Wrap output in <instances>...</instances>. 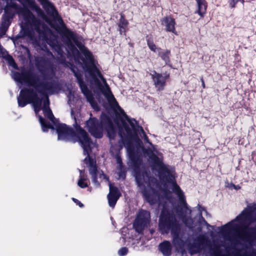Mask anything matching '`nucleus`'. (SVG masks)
Here are the masks:
<instances>
[{"label": "nucleus", "mask_w": 256, "mask_h": 256, "mask_svg": "<svg viewBox=\"0 0 256 256\" xmlns=\"http://www.w3.org/2000/svg\"><path fill=\"white\" fill-rule=\"evenodd\" d=\"M63 34L69 42L68 52L74 57L79 54L78 50L71 42V40H73L85 56L86 71L90 76V84L92 88L101 92L106 98L110 107L114 110H118L123 117L121 118L120 124H119L117 120H114L113 122L114 127L116 128V137L118 130L120 138L118 144L115 143L116 150L119 151L124 146L130 160L135 166L140 164L142 156L148 157L153 163V169L158 172L160 179L171 185L172 190L178 198L182 210L190 214L192 211L186 203L184 192L176 182L174 168L164 164L162 159L156 155L154 149L152 150L150 148H144L142 141L136 138L134 136V131L137 125L136 121L134 119L129 118L119 106L110 86L100 74L98 68V62L94 60L92 54L82 44H77L76 34L74 32L65 28L63 31Z\"/></svg>", "instance_id": "f257e3e1"}, {"label": "nucleus", "mask_w": 256, "mask_h": 256, "mask_svg": "<svg viewBox=\"0 0 256 256\" xmlns=\"http://www.w3.org/2000/svg\"><path fill=\"white\" fill-rule=\"evenodd\" d=\"M218 230L224 238H214L212 242L205 234L198 236L190 244L193 254L208 248L210 256H256V204L250 205L236 218Z\"/></svg>", "instance_id": "f03ea898"}, {"label": "nucleus", "mask_w": 256, "mask_h": 256, "mask_svg": "<svg viewBox=\"0 0 256 256\" xmlns=\"http://www.w3.org/2000/svg\"><path fill=\"white\" fill-rule=\"evenodd\" d=\"M42 74V78L30 73H22L12 72V78L18 82L20 88L22 85L26 88L20 90L18 98V106L24 107L28 104L32 103L36 115L42 109V100L38 96V94L45 97L42 108L44 116L50 121L54 122V117L49 108L50 102L48 98V94H53L56 92L54 90V84L49 81L54 78V71L47 62H45L44 67L38 66Z\"/></svg>", "instance_id": "7ed1b4c3"}, {"label": "nucleus", "mask_w": 256, "mask_h": 256, "mask_svg": "<svg viewBox=\"0 0 256 256\" xmlns=\"http://www.w3.org/2000/svg\"><path fill=\"white\" fill-rule=\"evenodd\" d=\"M68 97V104L71 107V114L75 120L74 126L76 132H74L71 128L65 124H59L56 126L58 140L79 143L83 148L84 154L88 155L84 162L89 168V172L92 176V182L96 186H98L99 183L96 180L98 171L96 162L89 156L92 149L96 147V144L90 140L87 132L80 126V122L77 120L78 110L81 104L80 100L78 96H76L74 92H70Z\"/></svg>", "instance_id": "20e7f679"}, {"label": "nucleus", "mask_w": 256, "mask_h": 256, "mask_svg": "<svg viewBox=\"0 0 256 256\" xmlns=\"http://www.w3.org/2000/svg\"><path fill=\"white\" fill-rule=\"evenodd\" d=\"M167 202L164 206L159 220V228L162 234L171 232L173 237L172 244L178 252L184 250L185 242L180 237V228L172 210L167 208Z\"/></svg>", "instance_id": "39448f33"}, {"label": "nucleus", "mask_w": 256, "mask_h": 256, "mask_svg": "<svg viewBox=\"0 0 256 256\" xmlns=\"http://www.w3.org/2000/svg\"><path fill=\"white\" fill-rule=\"evenodd\" d=\"M104 126L112 145L110 152L114 154L115 150V138H116V128L111 120L104 114L102 116V122H100L96 118H90L86 122V126L90 134L96 138H101L102 136L103 128Z\"/></svg>", "instance_id": "423d86ee"}, {"label": "nucleus", "mask_w": 256, "mask_h": 256, "mask_svg": "<svg viewBox=\"0 0 256 256\" xmlns=\"http://www.w3.org/2000/svg\"><path fill=\"white\" fill-rule=\"evenodd\" d=\"M136 180L138 186L148 202L150 204L156 203L158 196L154 188L157 185L156 180L150 176L146 172L137 173L136 174Z\"/></svg>", "instance_id": "0eeeda50"}, {"label": "nucleus", "mask_w": 256, "mask_h": 256, "mask_svg": "<svg viewBox=\"0 0 256 256\" xmlns=\"http://www.w3.org/2000/svg\"><path fill=\"white\" fill-rule=\"evenodd\" d=\"M74 76L76 78L79 86L81 88L82 92L84 96L86 97L87 100L90 102L92 106L96 110H99L98 106L96 102L94 100L93 95L88 88L86 86L84 82L82 81L81 74L80 72H76L74 68L72 69Z\"/></svg>", "instance_id": "6e6552de"}, {"label": "nucleus", "mask_w": 256, "mask_h": 256, "mask_svg": "<svg viewBox=\"0 0 256 256\" xmlns=\"http://www.w3.org/2000/svg\"><path fill=\"white\" fill-rule=\"evenodd\" d=\"M150 220V214L148 212L144 210H140L134 224V226L136 232H140Z\"/></svg>", "instance_id": "1a4fd4ad"}, {"label": "nucleus", "mask_w": 256, "mask_h": 256, "mask_svg": "<svg viewBox=\"0 0 256 256\" xmlns=\"http://www.w3.org/2000/svg\"><path fill=\"white\" fill-rule=\"evenodd\" d=\"M150 75L156 90L158 91L164 90L166 86V80L168 78L170 74L166 72L162 74L154 71L150 74Z\"/></svg>", "instance_id": "9d476101"}, {"label": "nucleus", "mask_w": 256, "mask_h": 256, "mask_svg": "<svg viewBox=\"0 0 256 256\" xmlns=\"http://www.w3.org/2000/svg\"><path fill=\"white\" fill-rule=\"evenodd\" d=\"M108 185L110 192L108 195V199L109 206L113 208L115 206L120 194L118 189L116 187L112 186V184L110 182H109Z\"/></svg>", "instance_id": "9b49d317"}, {"label": "nucleus", "mask_w": 256, "mask_h": 256, "mask_svg": "<svg viewBox=\"0 0 256 256\" xmlns=\"http://www.w3.org/2000/svg\"><path fill=\"white\" fill-rule=\"evenodd\" d=\"M42 6L47 14L54 19H58V14L54 4L48 0H38Z\"/></svg>", "instance_id": "f8f14e48"}, {"label": "nucleus", "mask_w": 256, "mask_h": 256, "mask_svg": "<svg viewBox=\"0 0 256 256\" xmlns=\"http://www.w3.org/2000/svg\"><path fill=\"white\" fill-rule=\"evenodd\" d=\"M162 24L166 27L167 32H172L176 35L178 34L175 29V20L173 18L169 16L164 18L162 20Z\"/></svg>", "instance_id": "ddd939ff"}, {"label": "nucleus", "mask_w": 256, "mask_h": 256, "mask_svg": "<svg viewBox=\"0 0 256 256\" xmlns=\"http://www.w3.org/2000/svg\"><path fill=\"white\" fill-rule=\"evenodd\" d=\"M159 249L164 256H169L171 254V244L168 241H164L160 244Z\"/></svg>", "instance_id": "4468645a"}, {"label": "nucleus", "mask_w": 256, "mask_h": 256, "mask_svg": "<svg viewBox=\"0 0 256 256\" xmlns=\"http://www.w3.org/2000/svg\"><path fill=\"white\" fill-rule=\"evenodd\" d=\"M197 2L198 10V13L202 17L204 16L206 10V4L205 0H196Z\"/></svg>", "instance_id": "2eb2a0df"}, {"label": "nucleus", "mask_w": 256, "mask_h": 256, "mask_svg": "<svg viewBox=\"0 0 256 256\" xmlns=\"http://www.w3.org/2000/svg\"><path fill=\"white\" fill-rule=\"evenodd\" d=\"M158 55L160 58L165 62L166 64H170V52L168 50H161L158 52Z\"/></svg>", "instance_id": "dca6fc26"}, {"label": "nucleus", "mask_w": 256, "mask_h": 256, "mask_svg": "<svg viewBox=\"0 0 256 256\" xmlns=\"http://www.w3.org/2000/svg\"><path fill=\"white\" fill-rule=\"evenodd\" d=\"M128 22L127 20H126L124 16L121 14L120 18V22L118 24V27L120 28V34L122 33H125L126 32V28L128 26Z\"/></svg>", "instance_id": "f3484780"}, {"label": "nucleus", "mask_w": 256, "mask_h": 256, "mask_svg": "<svg viewBox=\"0 0 256 256\" xmlns=\"http://www.w3.org/2000/svg\"><path fill=\"white\" fill-rule=\"evenodd\" d=\"M38 117L43 132H48L50 128L53 129V128L50 125V124L46 122L41 116H38Z\"/></svg>", "instance_id": "a211bd4d"}, {"label": "nucleus", "mask_w": 256, "mask_h": 256, "mask_svg": "<svg viewBox=\"0 0 256 256\" xmlns=\"http://www.w3.org/2000/svg\"><path fill=\"white\" fill-rule=\"evenodd\" d=\"M147 44L149 48L152 51L154 52L157 53L158 54L162 50L161 48L157 47L156 46V44L154 43L153 41L150 39L147 40Z\"/></svg>", "instance_id": "6ab92c4d"}, {"label": "nucleus", "mask_w": 256, "mask_h": 256, "mask_svg": "<svg viewBox=\"0 0 256 256\" xmlns=\"http://www.w3.org/2000/svg\"><path fill=\"white\" fill-rule=\"evenodd\" d=\"M80 171V178L78 182V185L80 186L82 184V181H86L89 182L87 176L84 174V172L82 170H79Z\"/></svg>", "instance_id": "aec40b11"}, {"label": "nucleus", "mask_w": 256, "mask_h": 256, "mask_svg": "<svg viewBox=\"0 0 256 256\" xmlns=\"http://www.w3.org/2000/svg\"><path fill=\"white\" fill-rule=\"evenodd\" d=\"M140 136L142 138H144V140L147 142H148V136H146L145 132H144V130L142 129V127H140Z\"/></svg>", "instance_id": "412c9836"}, {"label": "nucleus", "mask_w": 256, "mask_h": 256, "mask_svg": "<svg viewBox=\"0 0 256 256\" xmlns=\"http://www.w3.org/2000/svg\"><path fill=\"white\" fill-rule=\"evenodd\" d=\"M128 252V249L126 248H122L118 252V254L120 256H125Z\"/></svg>", "instance_id": "4be33fe9"}, {"label": "nucleus", "mask_w": 256, "mask_h": 256, "mask_svg": "<svg viewBox=\"0 0 256 256\" xmlns=\"http://www.w3.org/2000/svg\"><path fill=\"white\" fill-rule=\"evenodd\" d=\"M238 2H243V0H230V4L232 7H234L236 4Z\"/></svg>", "instance_id": "5701e85b"}, {"label": "nucleus", "mask_w": 256, "mask_h": 256, "mask_svg": "<svg viewBox=\"0 0 256 256\" xmlns=\"http://www.w3.org/2000/svg\"><path fill=\"white\" fill-rule=\"evenodd\" d=\"M99 178L101 179L106 180L108 182L109 181L108 178L107 176L102 172L99 174Z\"/></svg>", "instance_id": "b1692460"}, {"label": "nucleus", "mask_w": 256, "mask_h": 256, "mask_svg": "<svg viewBox=\"0 0 256 256\" xmlns=\"http://www.w3.org/2000/svg\"><path fill=\"white\" fill-rule=\"evenodd\" d=\"M99 178L101 179L106 180L108 182L109 181L108 178L107 176L102 172L99 174Z\"/></svg>", "instance_id": "393cba45"}, {"label": "nucleus", "mask_w": 256, "mask_h": 256, "mask_svg": "<svg viewBox=\"0 0 256 256\" xmlns=\"http://www.w3.org/2000/svg\"><path fill=\"white\" fill-rule=\"evenodd\" d=\"M89 182L86 181H82V184L80 186H78L81 188H86L88 186Z\"/></svg>", "instance_id": "a878e982"}, {"label": "nucleus", "mask_w": 256, "mask_h": 256, "mask_svg": "<svg viewBox=\"0 0 256 256\" xmlns=\"http://www.w3.org/2000/svg\"><path fill=\"white\" fill-rule=\"evenodd\" d=\"M116 161H117V163L119 164V166H120V169H122V160L120 158V157L118 156H116Z\"/></svg>", "instance_id": "bb28decb"}, {"label": "nucleus", "mask_w": 256, "mask_h": 256, "mask_svg": "<svg viewBox=\"0 0 256 256\" xmlns=\"http://www.w3.org/2000/svg\"><path fill=\"white\" fill-rule=\"evenodd\" d=\"M72 200L73 201L78 205L80 206V207L82 208V207L84 206L82 204L79 200H78L76 199V198H72Z\"/></svg>", "instance_id": "cd10ccee"}, {"label": "nucleus", "mask_w": 256, "mask_h": 256, "mask_svg": "<svg viewBox=\"0 0 256 256\" xmlns=\"http://www.w3.org/2000/svg\"><path fill=\"white\" fill-rule=\"evenodd\" d=\"M198 211L200 212V215L202 216V211H205V209H204V208L202 207L200 205H198Z\"/></svg>", "instance_id": "c85d7f7f"}, {"label": "nucleus", "mask_w": 256, "mask_h": 256, "mask_svg": "<svg viewBox=\"0 0 256 256\" xmlns=\"http://www.w3.org/2000/svg\"><path fill=\"white\" fill-rule=\"evenodd\" d=\"M201 80H202V86L203 88H205V84H204V80L202 78H201Z\"/></svg>", "instance_id": "c756f323"}, {"label": "nucleus", "mask_w": 256, "mask_h": 256, "mask_svg": "<svg viewBox=\"0 0 256 256\" xmlns=\"http://www.w3.org/2000/svg\"><path fill=\"white\" fill-rule=\"evenodd\" d=\"M206 222V226H207V227H208H208H212V226H211L209 224H208L207 222Z\"/></svg>", "instance_id": "7c9ffc66"}, {"label": "nucleus", "mask_w": 256, "mask_h": 256, "mask_svg": "<svg viewBox=\"0 0 256 256\" xmlns=\"http://www.w3.org/2000/svg\"><path fill=\"white\" fill-rule=\"evenodd\" d=\"M119 177H120V178H124V176H122V174H119Z\"/></svg>", "instance_id": "2f4dec72"}, {"label": "nucleus", "mask_w": 256, "mask_h": 256, "mask_svg": "<svg viewBox=\"0 0 256 256\" xmlns=\"http://www.w3.org/2000/svg\"><path fill=\"white\" fill-rule=\"evenodd\" d=\"M184 220V222H186V224H187V222H186V220Z\"/></svg>", "instance_id": "473e14b6"}]
</instances>
